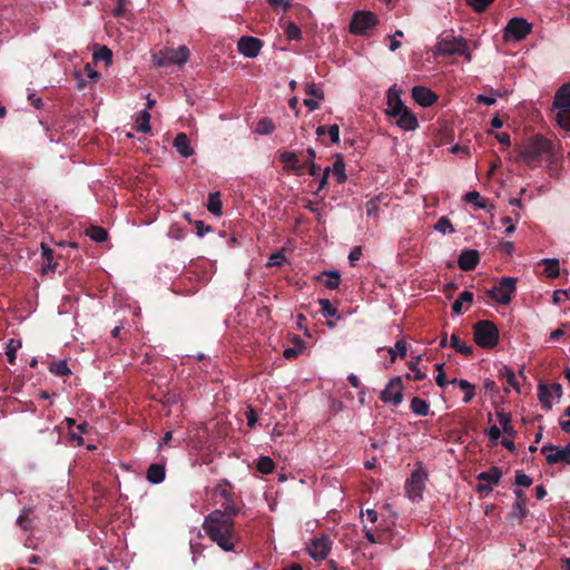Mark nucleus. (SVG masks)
Returning a JSON list of instances; mask_svg holds the SVG:
<instances>
[{
	"mask_svg": "<svg viewBox=\"0 0 570 570\" xmlns=\"http://www.w3.org/2000/svg\"><path fill=\"white\" fill-rule=\"evenodd\" d=\"M222 507L224 510H214L206 517L203 528L220 549L237 552L240 537L235 530L234 518L240 509L235 504L234 497L225 500Z\"/></svg>",
	"mask_w": 570,
	"mask_h": 570,
	"instance_id": "nucleus-1",
	"label": "nucleus"
},
{
	"mask_svg": "<svg viewBox=\"0 0 570 570\" xmlns=\"http://www.w3.org/2000/svg\"><path fill=\"white\" fill-rule=\"evenodd\" d=\"M544 156L551 164H558L561 159L559 146L552 140L537 135L529 140L521 149L520 157L527 164L537 161Z\"/></svg>",
	"mask_w": 570,
	"mask_h": 570,
	"instance_id": "nucleus-2",
	"label": "nucleus"
},
{
	"mask_svg": "<svg viewBox=\"0 0 570 570\" xmlns=\"http://www.w3.org/2000/svg\"><path fill=\"white\" fill-rule=\"evenodd\" d=\"M474 342L482 348H493L499 343V328L488 320L479 321L473 325Z\"/></svg>",
	"mask_w": 570,
	"mask_h": 570,
	"instance_id": "nucleus-3",
	"label": "nucleus"
},
{
	"mask_svg": "<svg viewBox=\"0 0 570 570\" xmlns=\"http://www.w3.org/2000/svg\"><path fill=\"white\" fill-rule=\"evenodd\" d=\"M435 55L442 57L463 56L468 61L471 60V52L468 43L462 37H445L435 45Z\"/></svg>",
	"mask_w": 570,
	"mask_h": 570,
	"instance_id": "nucleus-4",
	"label": "nucleus"
},
{
	"mask_svg": "<svg viewBox=\"0 0 570 570\" xmlns=\"http://www.w3.org/2000/svg\"><path fill=\"white\" fill-rule=\"evenodd\" d=\"M553 107L558 109L556 120L564 130L570 131V83L563 85L556 94Z\"/></svg>",
	"mask_w": 570,
	"mask_h": 570,
	"instance_id": "nucleus-5",
	"label": "nucleus"
},
{
	"mask_svg": "<svg viewBox=\"0 0 570 570\" xmlns=\"http://www.w3.org/2000/svg\"><path fill=\"white\" fill-rule=\"evenodd\" d=\"M517 291V278L502 277L498 286L492 287L487 292L488 296L500 304L507 305L511 302L513 294Z\"/></svg>",
	"mask_w": 570,
	"mask_h": 570,
	"instance_id": "nucleus-6",
	"label": "nucleus"
},
{
	"mask_svg": "<svg viewBox=\"0 0 570 570\" xmlns=\"http://www.w3.org/2000/svg\"><path fill=\"white\" fill-rule=\"evenodd\" d=\"M379 23L377 16L371 11H356L350 23V32L357 36L367 35Z\"/></svg>",
	"mask_w": 570,
	"mask_h": 570,
	"instance_id": "nucleus-7",
	"label": "nucleus"
},
{
	"mask_svg": "<svg viewBox=\"0 0 570 570\" xmlns=\"http://www.w3.org/2000/svg\"><path fill=\"white\" fill-rule=\"evenodd\" d=\"M532 30V26L523 18H512L504 28V38L507 40L520 41L524 39Z\"/></svg>",
	"mask_w": 570,
	"mask_h": 570,
	"instance_id": "nucleus-8",
	"label": "nucleus"
},
{
	"mask_svg": "<svg viewBox=\"0 0 570 570\" xmlns=\"http://www.w3.org/2000/svg\"><path fill=\"white\" fill-rule=\"evenodd\" d=\"M541 453L546 455L548 464L561 462L570 465V442L564 448L547 443L541 448Z\"/></svg>",
	"mask_w": 570,
	"mask_h": 570,
	"instance_id": "nucleus-9",
	"label": "nucleus"
},
{
	"mask_svg": "<svg viewBox=\"0 0 570 570\" xmlns=\"http://www.w3.org/2000/svg\"><path fill=\"white\" fill-rule=\"evenodd\" d=\"M402 390V379L395 376L389 381L385 389L381 392L380 400L383 403H392L395 406L400 405L403 401Z\"/></svg>",
	"mask_w": 570,
	"mask_h": 570,
	"instance_id": "nucleus-10",
	"label": "nucleus"
},
{
	"mask_svg": "<svg viewBox=\"0 0 570 570\" xmlns=\"http://www.w3.org/2000/svg\"><path fill=\"white\" fill-rule=\"evenodd\" d=\"M426 473L422 470H415L412 472L411 478L406 481L405 490L407 497L412 501L422 499V494L425 488Z\"/></svg>",
	"mask_w": 570,
	"mask_h": 570,
	"instance_id": "nucleus-11",
	"label": "nucleus"
},
{
	"mask_svg": "<svg viewBox=\"0 0 570 570\" xmlns=\"http://www.w3.org/2000/svg\"><path fill=\"white\" fill-rule=\"evenodd\" d=\"M238 51L247 58H256L263 47V41L250 36H243L237 43Z\"/></svg>",
	"mask_w": 570,
	"mask_h": 570,
	"instance_id": "nucleus-12",
	"label": "nucleus"
},
{
	"mask_svg": "<svg viewBox=\"0 0 570 570\" xmlns=\"http://www.w3.org/2000/svg\"><path fill=\"white\" fill-rule=\"evenodd\" d=\"M331 540L328 537L314 539L308 546V554L316 561L324 560L331 550Z\"/></svg>",
	"mask_w": 570,
	"mask_h": 570,
	"instance_id": "nucleus-13",
	"label": "nucleus"
},
{
	"mask_svg": "<svg viewBox=\"0 0 570 570\" xmlns=\"http://www.w3.org/2000/svg\"><path fill=\"white\" fill-rule=\"evenodd\" d=\"M387 106L386 115L390 117H396L407 108L401 99V91L395 86L391 87L387 91Z\"/></svg>",
	"mask_w": 570,
	"mask_h": 570,
	"instance_id": "nucleus-14",
	"label": "nucleus"
},
{
	"mask_svg": "<svg viewBox=\"0 0 570 570\" xmlns=\"http://www.w3.org/2000/svg\"><path fill=\"white\" fill-rule=\"evenodd\" d=\"M412 98L422 107H430L438 100V95L423 86L412 88Z\"/></svg>",
	"mask_w": 570,
	"mask_h": 570,
	"instance_id": "nucleus-15",
	"label": "nucleus"
},
{
	"mask_svg": "<svg viewBox=\"0 0 570 570\" xmlns=\"http://www.w3.org/2000/svg\"><path fill=\"white\" fill-rule=\"evenodd\" d=\"M480 262L479 252L475 249H464L461 252L458 265L464 272L473 271Z\"/></svg>",
	"mask_w": 570,
	"mask_h": 570,
	"instance_id": "nucleus-16",
	"label": "nucleus"
},
{
	"mask_svg": "<svg viewBox=\"0 0 570 570\" xmlns=\"http://www.w3.org/2000/svg\"><path fill=\"white\" fill-rule=\"evenodd\" d=\"M278 158L283 164H285L286 170H292L297 175H302L304 173V165H301L296 153L284 150L279 154Z\"/></svg>",
	"mask_w": 570,
	"mask_h": 570,
	"instance_id": "nucleus-17",
	"label": "nucleus"
},
{
	"mask_svg": "<svg viewBox=\"0 0 570 570\" xmlns=\"http://www.w3.org/2000/svg\"><path fill=\"white\" fill-rule=\"evenodd\" d=\"M396 126L404 130H414L419 127V121L416 116L406 108L405 110L401 111L400 115L396 117Z\"/></svg>",
	"mask_w": 570,
	"mask_h": 570,
	"instance_id": "nucleus-18",
	"label": "nucleus"
},
{
	"mask_svg": "<svg viewBox=\"0 0 570 570\" xmlns=\"http://www.w3.org/2000/svg\"><path fill=\"white\" fill-rule=\"evenodd\" d=\"M513 492H514V495L517 497V501L512 505L511 514H512V517L518 518L520 521H522L525 518L527 513H528V510L525 508L527 495L520 489H515Z\"/></svg>",
	"mask_w": 570,
	"mask_h": 570,
	"instance_id": "nucleus-19",
	"label": "nucleus"
},
{
	"mask_svg": "<svg viewBox=\"0 0 570 570\" xmlns=\"http://www.w3.org/2000/svg\"><path fill=\"white\" fill-rule=\"evenodd\" d=\"M173 146L185 158H188V157H190L194 154V150H193V148L189 145V138L184 132H179L174 138Z\"/></svg>",
	"mask_w": 570,
	"mask_h": 570,
	"instance_id": "nucleus-20",
	"label": "nucleus"
},
{
	"mask_svg": "<svg viewBox=\"0 0 570 570\" xmlns=\"http://www.w3.org/2000/svg\"><path fill=\"white\" fill-rule=\"evenodd\" d=\"M316 151L313 147H308L306 149V159L301 163L304 165V169H307L308 175L316 177L320 175L322 168L318 164L315 163Z\"/></svg>",
	"mask_w": 570,
	"mask_h": 570,
	"instance_id": "nucleus-21",
	"label": "nucleus"
},
{
	"mask_svg": "<svg viewBox=\"0 0 570 570\" xmlns=\"http://www.w3.org/2000/svg\"><path fill=\"white\" fill-rule=\"evenodd\" d=\"M40 247H41V256L43 258L42 272L43 273L55 272L58 264L53 263V256H55L53 250L46 243H41Z\"/></svg>",
	"mask_w": 570,
	"mask_h": 570,
	"instance_id": "nucleus-22",
	"label": "nucleus"
},
{
	"mask_svg": "<svg viewBox=\"0 0 570 570\" xmlns=\"http://www.w3.org/2000/svg\"><path fill=\"white\" fill-rule=\"evenodd\" d=\"M453 385H458L462 392H464L463 403L468 404L472 401L475 395V386L466 380L453 379L451 382Z\"/></svg>",
	"mask_w": 570,
	"mask_h": 570,
	"instance_id": "nucleus-23",
	"label": "nucleus"
},
{
	"mask_svg": "<svg viewBox=\"0 0 570 570\" xmlns=\"http://www.w3.org/2000/svg\"><path fill=\"white\" fill-rule=\"evenodd\" d=\"M551 391L550 384L540 383L538 385V399L546 411H550L552 409V403L550 401L552 397Z\"/></svg>",
	"mask_w": 570,
	"mask_h": 570,
	"instance_id": "nucleus-24",
	"label": "nucleus"
},
{
	"mask_svg": "<svg viewBox=\"0 0 570 570\" xmlns=\"http://www.w3.org/2000/svg\"><path fill=\"white\" fill-rule=\"evenodd\" d=\"M331 173L336 177L338 184H344L347 180L345 174V163L342 155H336L335 161L330 166Z\"/></svg>",
	"mask_w": 570,
	"mask_h": 570,
	"instance_id": "nucleus-25",
	"label": "nucleus"
},
{
	"mask_svg": "<svg viewBox=\"0 0 570 570\" xmlns=\"http://www.w3.org/2000/svg\"><path fill=\"white\" fill-rule=\"evenodd\" d=\"M146 476L150 483L158 484L163 482L165 479V466L158 463L150 464Z\"/></svg>",
	"mask_w": 570,
	"mask_h": 570,
	"instance_id": "nucleus-26",
	"label": "nucleus"
},
{
	"mask_svg": "<svg viewBox=\"0 0 570 570\" xmlns=\"http://www.w3.org/2000/svg\"><path fill=\"white\" fill-rule=\"evenodd\" d=\"M502 476V471L498 466H492L488 471L479 473L478 480L483 481L490 485H497Z\"/></svg>",
	"mask_w": 570,
	"mask_h": 570,
	"instance_id": "nucleus-27",
	"label": "nucleus"
},
{
	"mask_svg": "<svg viewBox=\"0 0 570 570\" xmlns=\"http://www.w3.org/2000/svg\"><path fill=\"white\" fill-rule=\"evenodd\" d=\"M540 265L544 266L543 274L549 278H556L560 274L559 261L557 258H543Z\"/></svg>",
	"mask_w": 570,
	"mask_h": 570,
	"instance_id": "nucleus-28",
	"label": "nucleus"
},
{
	"mask_svg": "<svg viewBox=\"0 0 570 570\" xmlns=\"http://www.w3.org/2000/svg\"><path fill=\"white\" fill-rule=\"evenodd\" d=\"M450 346L452 348H454L458 353L466 356V357H470L473 355V347L470 346V345H466L463 341H461V338L455 335V334H452L451 335V340H450Z\"/></svg>",
	"mask_w": 570,
	"mask_h": 570,
	"instance_id": "nucleus-29",
	"label": "nucleus"
},
{
	"mask_svg": "<svg viewBox=\"0 0 570 570\" xmlns=\"http://www.w3.org/2000/svg\"><path fill=\"white\" fill-rule=\"evenodd\" d=\"M410 409L414 414L420 416H426L430 413V404L419 396H414L411 400Z\"/></svg>",
	"mask_w": 570,
	"mask_h": 570,
	"instance_id": "nucleus-30",
	"label": "nucleus"
},
{
	"mask_svg": "<svg viewBox=\"0 0 570 570\" xmlns=\"http://www.w3.org/2000/svg\"><path fill=\"white\" fill-rule=\"evenodd\" d=\"M189 50L186 46L169 50V57L173 65H183L188 60Z\"/></svg>",
	"mask_w": 570,
	"mask_h": 570,
	"instance_id": "nucleus-31",
	"label": "nucleus"
},
{
	"mask_svg": "<svg viewBox=\"0 0 570 570\" xmlns=\"http://www.w3.org/2000/svg\"><path fill=\"white\" fill-rule=\"evenodd\" d=\"M137 126L136 130L139 132L148 134L151 130L150 127V114L147 109L141 110L136 119Z\"/></svg>",
	"mask_w": 570,
	"mask_h": 570,
	"instance_id": "nucleus-32",
	"label": "nucleus"
},
{
	"mask_svg": "<svg viewBox=\"0 0 570 570\" xmlns=\"http://www.w3.org/2000/svg\"><path fill=\"white\" fill-rule=\"evenodd\" d=\"M497 416L499 420V423L502 425V430L505 434L510 435L511 438H514L515 431L513 426L511 425V414L505 413L504 411H497Z\"/></svg>",
	"mask_w": 570,
	"mask_h": 570,
	"instance_id": "nucleus-33",
	"label": "nucleus"
},
{
	"mask_svg": "<svg viewBox=\"0 0 570 570\" xmlns=\"http://www.w3.org/2000/svg\"><path fill=\"white\" fill-rule=\"evenodd\" d=\"M86 235L97 242V243H102L105 240H107L108 238V233L107 230L101 227V226H90L87 230H86Z\"/></svg>",
	"mask_w": 570,
	"mask_h": 570,
	"instance_id": "nucleus-34",
	"label": "nucleus"
},
{
	"mask_svg": "<svg viewBox=\"0 0 570 570\" xmlns=\"http://www.w3.org/2000/svg\"><path fill=\"white\" fill-rule=\"evenodd\" d=\"M473 302V293L470 291H463L460 296L454 301L452 304V311L455 314L462 313V306L464 303H472Z\"/></svg>",
	"mask_w": 570,
	"mask_h": 570,
	"instance_id": "nucleus-35",
	"label": "nucleus"
},
{
	"mask_svg": "<svg viewBox=\"0 0 570 570\" xmlns=\"http://www.w3.org/2000/svg\"><path fill=\"white\" fill-rule=\"evenodd\" d=\"M92 58L95 61H105L106 65H109L112 61V52L107 46H97Z\"/></svg>",
	"mask_w": 570,
	"mask_h": 570,
	"instance_id": "nucleus-36",
	"label": "nucleus"
},
{
	"mask_svg": "<svg viewBox=\"0 0 570 570\" xmlns=\"http://www.w3.org/2000/svg\"><path fill=\"white\" fill-rule=\"evenodd\" d=\"M323 276H327V279L324 282V286L328 289H336L341 284V274L338 271H325L322 274Z\"/></svg>",
	"mask_w": 570,
	"mask_h": 570,
	"instance_id": "nucleus-37",
	"label": "nucleus"
},
{
	"mask_svg": "<svg viewBox=\"0 0 570 570\" xmlns=\"http://www.w3.org/2000/svg\"><path fill=\"white\" fill-rule=\"evenodd\" d=\"M207 209L214 214L219 216L222 214V200L219 193H210L207 202Z\"/></svg>",
	"mask_w": 570,
	"mask_h": 570,
	"instance_id": "nucleus-38",
	"label": "nucleus"
},
{
	"mask_svg": "<svg viewBox=\"0 0 570 570\" xmlns=\"http://www.w3.org/2000/svg\"><path fill=\"white\" fill-rule=\"evenodd\" d=\"M215 493L223 498L224 500H229V498L234 497L232 492V484L228 480H222L215 488Z\"/></svg>",
	"mask_w": 570,
	"mask_h": 570,
	"instance_id": "nucleus-39",
	"label": "nucleus"
},
{
	"mask_svg": "<svg viewBox=\"0 0 570 570\" xmlns=\"http://www.w3.org/2000/svg\"><path fill=\"white\" fill-rule=\"evenodd\" d=\"M318 304L321 306V312H322L323 316L340 318L337 308L333 306V304L330 302V299L321 298L318 301Z\"/></svg>",
	"mask_w": 570,
	"mask_h": 570,
	"instance_id": "nucleus-40",
	"label": "nucleus"
},
{
	"mask_svg": "<svg viewBox=\"0 0 570 570\" xmlns=\"http://www.w3.org/2000/svg\"><path fill=\"white\" fill-rule=\"evenodd\" d=\"M49 371L56 376H68L71 374L66 361L52 362L49 365Z\"/></svg>",
	"mask_w": 570,
	"mask_h": 570,
	"instance_id": "nucleus-41",
	"label": "nucleus"
},
{
	"mask_svg": "<svg viewBox=\"0 0 570 570\" xmlns=\"http://www.w3.org/2000/svg\"><path fill=\"white\" fill-rule=\"evenodd\" d=\"M500 376L505 380L507 384L520 392L519 383L517 382L514 372L510 367L503 366L500 370Z\"/></svg>",
	"mask_w": 570,
	"mask_h": 570,
	"instance_id": "nucleus-42",
	"label": "nucleus"
},
{
	"mask_svg": "<svg viewBox=\"0 0 570 570\" xmlns=\"http://www.w3.org/2000/svg\"><path fill=\"white\" fill-rule=\"evenodd\" d=\"M274 466V461L269 456H261L256 464L257 470L263 474L272 473Z\"/></svg>",
	"mask_w": 570,
	"mask_h": 570,
	"instance_id": "nucleus-43",
	"label": "nucleus"
},
{
	"mask_svg": "<svg viewBox=\"0 0 570 570\" xmlns=\"http://www.w3.org/2000/svg\"><path fill=\"white\" fill-rule=\"evenodd\" d=\"M434 228H435V230H438L442 234H446V233L452 234L455 232V228L453 227L451 220L446 216H442L441 218H439Z\"/></svg>",
	"mask_w": 570,
	"mask_h": 570,
	"instance_id": "nucleus-44",
	"label": "nucleus"
},
{
	"mask_svg": "<svg viewBox=\"0 0 570 570\" xmlns=\"http://www.w3.org/2000/svg\"><path fill=\"white\" fill-rule=\"evenodd\" d=\"M275 130V125L272 119L263 118L258 121L256 132L259 135H269Z\"/></svg>",
	"mask_w": 570,
	"mask_h": 570,
	"instance_id": "nucleus-45",
	"label": "nucleus"
},
{
	"mask_svg": "<svg viewBox=\"0 0 570 570\" xmlns=\"http://www.w3.org/2000/svg\"><path fill=\"white\" fill-rule=\"evenodd\" d=\"M304 91L307 96L316 98L318 100L324 99V92L314 82H307L305 85Z\"/></svg>",
	"mask_w": 570,
	"mask_h": 570,
	"instance_id": "nucleus-46",
	"label": "nucleus"
},
{
	"mask_svg": "<svg viewBox=\"0 0 570 570\" xmlns=\"http://www.w3.org/2000/svg\"><path fill=\"white\" fill-rule=\"evenodd\" d=\"M285 35L289 40H299L302 38V31L297 24L289 22L285 29Z\"/></svg>",
	"mask_w": 570,
	"mask_h": 570,
	"instance_id": "nucleus-47",
	"label": "nucleus"
},
{
	"mask_svg": "<svg viewBox=\"0 0 570 570\" xmlns=\"http://www.w3.org/2000/svg\"><path fill=\"white\" fill-rule=\"evenodd\" d=\"M18 347H20V343L14 344L13 340H10L7 345L6 355H7L8 363L11 365H13L16 363V352H17Z\"/></svg>",
	"mask_w": 570,
	"mask_h": 570,
	"instance_id": "nucleus-48",
	"label": "nucleus"
},
{
	"mask_svg": "<svg viewBox=\"0 0 570 570\" xmlns=\"http://www.w3.org/2000/svg\"><path fill=\"white\" fill-rule=\"evenodd\" d=\"M494 0H466V3L476 12L484 11Z\"/></svg>",
	"mask_w": 570,
	"mask_h": 570,
	"instance_id": "nucleus-49",
	"label": "nucleus"
},
{
	"mask_svg": "<svg viewBox=\"0 0 570 570\" xmlns=\"http://www.w3.org/2000/svg\"><path fill=\"white\" fill-rule=\"evenodd\" d=\"M153 58H154L155 65L158 67H168V66L173 65L170 57H169V51H167L166 53L154 55Z\"/></svg>",
	"mask_w": 570,
	"mask_h": 570,
	"instance_id": "nucleus-50",
	"label": "nucleus"
},
{
	"mask_svg": "<svg viewBox=\"0 0 570 570\" xmlns=\"http://www.w3.org/2000/svg\"><path fill=\"white\" fill-rule=\"evenodd\" d=\"M514 482L518 487L528 488L532 484V479L522 471H517Z\"/></svg>",
	"mask_w": 570,
	"mask_h": 570,
	"instance_id": "nucleus-51",
	"label": "nucleus"
},
{
	"mask_svg": "<svg viewBox=\"0 0 570 570\" xmlns=\"http://www.w3.org/2000/svg\"><path fill=\"white\" fill-rule=\"evenodd\" d=\"M330 174L331 173V169H330V166L328 167H325L323 169V174H322V177L320 178L318 180V187H317V190L314 193L315 195H318L320 191H322L323 189H325L328 185V177H330Z\"/></svg>",
	"mask_w": 570,
	"mask_h": 570,
	"instance_id": "nucleus-52",
	"label": "nucleus"
},
{
	"mask_svg": "<svg viewBox=\"0 0 570 570\" xmlns=\"http://www.w3.org/2000/svg\"><path fill=\"white\" fill-rule=\"evenodd\" d=\"M285 259V255L282 252L273 253L268 258L267 266H281Z\"/></svg>",
	"mask_w": 570,
	"mask_h": 570,
	"instance_id": "nucleus-53",
	"label": "nucleus"
},
{
	"mask_svg": "<svg viewBox=\"0 0 570 570\" xmlns=\"http://www.w3.org/2000/svg\"><path fill=\"white\" fill-rule=\"evenodd\" d=\"M480 194L476 190L469 191L464 195V200L468 203H474L479 208H484V203H479Z\"/></svg>",
	"mask_w": 570,
	"mask_h": 570,
	"instance_id": "nucleus-54",
	"label": "nucleus"
},
{
	"mask_svg": "<svg viewBox=\"0 0 570 570\" xmlns=\"http://www.w3.org/2000/svg\"><path fill=\"white\" fill-rule=\"evenodd\" d=\"M245 416L247 420V425L249 428H254L258 420V415H257L255 409L252 406H248L245 411Z\"/></svg>",
	"mask_w": 570,
	"mask_h": 570,
	"instance_id": "nucleus-55",
	"label": "nucleus"
},
{
	"mask_svg": "<svg viewBox=\"0 0 570 570\" xmlns=\"http://www.w3.org/2000/svg\"><path fill=\"white\" fill-rule=\"evenodd\" d=\"M267 2L272 8H283L284 11L292 7L291 0H267Z\"/></svg>",
	"mask_w": 570,
	"mask_h": 570,
	"instance_id": "nucleus-56",
	"label": "nucleus"
},
{
	"mask_svg": "<svg viewBox=\"0 0 570 570\" xmlns=\"http://www.w3.org/2000/svg\"><path fill=\"white\" fill-rule=\"evenodd\" d=\"M327 134L331 138V141L333 144H337L340 141V127L338 125L334 124L328 126Z\"/></svg>",
	"mask_w": 570,
	"mask_h": 570,
	"instance_id": "nucleus-57",
	"label": "nucleus"
},
{
	"mask_svg": "<svg viewBox=\"0 0 570 570\" xmlns=\"http://www.w3.org/2000/svg\"><path fill=\"white\" fill-rule=\"evenodd\" d=\"M196 233L199 237H203L206 233L212 230L209 225H205L202 220L195 222Z\"/></svg>",
	"mask_w": 570,
	"mask_h": 570,
	"instance_id": "nucleus-58",
	"label": "nucleus"
},
{
	"mask_svg": "<svg viewBox=\"0 0 570 570\" xmlns=\"http://www.w3.org/2000/svg\"><path fill=\"white\" fill-rule=\"evenodd\" d=\"M302 352V347L301 348H296V347H287L284 350L283 352V356L286 358V360H294Z\"/></svg>",
	"mask_w": 570,
	"mask_h": 570,
	"instance_id": "nucleus-59",
	"label": "nucleus"
},
{
	"mask_svg": "<svg viewBox=\"0 0 570 570\" xmlns=\"http://www.w3.org/2000/svg\"><path fill=\"white\" fill-rule=\"evenodd\" d=\"M116 2H117V7L114 10V16L118 17V18L125 17L126 11H127L126 0H116Z\"/></svg>",
	"mask_w": 570,
	"mask_h": 570,
	"instance_id": "nucleus-60",
	"label": "nucleus"
},
{
	"mask_svg": "<svg viewBox=\"0 0 570 570\" xmlns=\"http://www.w3.org/2000/svg\"><path fill=\"white\" fill-rule=\"evenodd\" d=\"M435 366L439 371V374L435 377V382L440 387H444L448 384V381L445 380V374L442 372L443 364H436Z\"/></svg>",
	"mask_w": 570,
	"mask_h": 570,
	"instance_id": "nucleus-61",
	"label": "nucleus"
},
{
	"mask_svg": "<svg viewBox=\"0 0 570 570\" xmlns=\"http://www.w3.org/2000/svg\"><path fill=\"white\" fill-rule=\"evenodd\" d=\"M362 256V248L361 246H355L352 248L350 255H348V259L351 262L352 265H354V262L358 261Z\"/></svg>",
	"mask_w": 570,
	"mask_h": 570,
	"instance_id": "nucleus-62",
	"label": "nucleus"
},
{
	"mask_svg": "<svg viewBox=\"0 0 570 570\" xmlns=\"http://www.w3.org/2000/svg\"><path fill=\"white\" fill-rule=\"evenodd\" d=\"M492 491V487L483 481H479L476 484V492L481 495H487Z\"/></svg>",
	"mask_w": 570,
	"mask_h": 570,
	"instance_id": "nucleus-63",
	"label": "nucleus"
},
{
	"mask_svg": "<svg viewBox=\"0 0 570 570\" xmlns=\"http://www.w3.org/2000/svg\"><path fill=\"white\" fill-rule=\"evenodd\" d=\"M320 101L316 98H306L303 104L308 108L309 111H314L320 108Z\"/></svg>",
	"mask_w": 570,
	"mask_h": 570,
	"instance_id": "nucleus-64",
	"label": "nucleus"
}]
</instances>
